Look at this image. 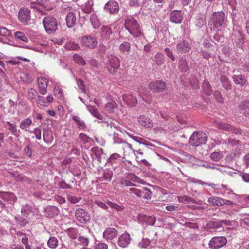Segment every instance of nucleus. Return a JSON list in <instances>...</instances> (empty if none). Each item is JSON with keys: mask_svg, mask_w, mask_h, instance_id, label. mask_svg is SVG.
Masks as SVG:
<instances>
[{"mask_svg": "<svg viewBox=\"0 0 249 249\" xmlns=\"http://www.w3.org/2000/svg\"><path fill=\"white\" fill-rule=\"evenodd\" d=\"M227 18L223 11L213 13L209 22L212 31L218 32L227 26Z\"/></svg>", "mask_w": 249, "mask_h": 249, "instance_id": "f257e3e1", "label": "nucleus"}, {"mask_svg": "<svg viewBox=\"0 0 249 249\" xmlns=\"http://www.w3.org/2000/svg\"><path fill=\"white\" fill-rule=\"evenodd\" d=\"M124 26L134 37H136L142 35L141 27L133 17L131 16L127 17Z\"/></svg>", "mask_w": 249, "mask_h": 249, "instance_id": "f03ea898", "label": "nucleus"}, {"mask_svg": "<svg viewBox=\"0 0 249 249\" xmlns=\"http://www.w3.org/2000/svg\"><path fill=\"white\" fill-rule=\"evenodd\" d=\"M43 24L45 31L49 34L54 33L58 29L57 20L52 16L45 17Z\"/></svg>", "mask_w": 249, "mask_h": 249, "instance_id": "7ed1b4c3", "label": "nucleus"}, {"mask_svg": "<svg viewBox=\"0 0 249 249\" xmlns=\"http://www.w3.org/2000/svg\"><path fill=\"white\" fill-rule=\"evenodd\" d=\"M207 137L203 132H195L189 139V143L193 146H198L206 143Z\"/></svg>", "mask_w": 249, "mask_h": 249, "instance_id": "20e7f679", "label": "nucleus"}, {"mask_svg": "<svg viewBox=\"0 0 249 249\" xmlns=\"http://www.w3.org/2000/svg\"><path fill=\"white\" fill-rule=\"evenodd\" d=\"M80 42L82 46L90 49L95 48L98 44L97 38L91 35L82 37L80 38Z\"/></svg>", "mask_w": 249, "mask_h": 249, "instance_id": "39448f33", "label": "nucleus"}, {"mask_svg": "<svg viewBox=\"0 0 249 249\" xmlns=\"http://www.w3.org/2000/svg\"><path fill=\"white\" fill-rule=\"evenodd\" d=\"M227 242V239L224 236L213 237L210 241L209 246L211 249H218L225 246Z\"/></svg>", "mask_w": 249, "mask_h": 249, "instance_id": "423d86ee", "label": "nucleus"}, {"mask_svg": "<svg viewBox=\"0 0 249 249\" xmlns=\"http://www.w3.org/2000/svg\"><path fill=\"white\" fill-rule=\"evenodd\" d=\"M18 18L20 22L27 25L31 21V12L27 8H21L18 13Z\"/></svg>", "mask_w": 249, "mask_h": 249, "instance_id": "0eeeda50", "label": "nucleus"}, {"mask_svg": "<svg viewBox=\"0 0 249 249\" xmlns=\"http://www.w3.org/2000/svg\"><path fill=\"white\" fill-rule=\"evenodd\" d=\"M75 216L76 220L83 224L89 222L90 219V217L88 212L82 208H78L75 210Z\"/></svg>", "mask_w": 249, "mask_h": 249, "instance_id": "6e6552de", "label": "nucleus"}, {"mask_svg": "<svg viewBox=\"0 0 249 249\" xmlns=\"http://www.w3.org/2000/svg\"><path fill=\"white\" fill-rule=\"evenodd\" d=\"M119 7L118 3L114 0H110L107 2L104 7L106 13L109 14H117L119 12Z\"/></svg>", "mask_w": 249, "mask_h": 249, "instance_id": "1a4fd4ad", "label": "nucleus"}, {"mask_svg": "<svg viewBox=\"0 0 249 249\" xmlns=\"http://www.w3.org/2000/svg\"><path fill=\"white\" fill-rule=\"evenodd\" d=\"M108 59L107 69L110 73H114L120 67L119 59L112 55L109 56Z\"/></svg>", "mask_w": 249, "mask_h": 249, "instance_id": "9d476101", "label": "nucleus"}, {"mask_svg": "<svg viewBox=\"0 0 249 249\" xmlns=\"http://www.w3.org/2000/svg\"><path fill=\"white\" fill-rule=\"evenodd\" d=\"M149 87L150 89L154 92H163L166 87L165 83L160 80L150 82Z\"/></svg>", "mask_w": 249, "mask_h": 249, "instance_id": "9b49d317", "label": "nucleus"}, {"mask_svg": "<svg viewBox=\"0 0 249 249\" xmlns=\"http://www.w3.org/2000/svg\"><path fill=\"white\" fill-rule=\"evenodd\" d=\"M216 126L218 128L224 131H229L235 134L241 133V130L238 128H235L232 125L222 122H216Z\"/></svg>", "mask_w": 249, "mask_h": 249, "instance_id": "f8f14e48", "label": "nucleus"}, {"mask_svg": "<svg viewBox=\"0 0 249 249\" xmlns=\"http://www.w3.org/2000/svg\"><path fill=\"white\" fill-rule=\"evenodd\" d=\"M131 237L130 234L127 232H124L119 236L117 243L120 247L124 248L127 247L130 243Z\"/></svg>", "mask_w": 249, "mask_h": 249, "instance_id": "ddd939ff", "label": "nucleus"}, {"mask_svg": "<svg viewBox=\"0 0 249 249\" xmlns=\"http://www.w3.org/2000/svg\"><path fill=\"white\" fill-rule=\"evenodd\" d=\"M60 210L58 208L54 206H48L44 211V214L46 217H54L58 215Z\"/></svg>", "mask_w": 249, "mask_h": 249, "instance_id": "4468645a", "label": "nucleus"}, {"mask_svg": "<svg viewBox=\"0 0 249 249\" xmlns=\"http://www.w3.org/2000/svg\"><path fill=\"white\" fill-rule=\"evenodd\" d=\"M177 50L181 53H186L189 52L191 49V45L188 40H180L177 44Z\"/></svg>", "mask_w": 249, "mask_h": 249, "instance_id": "2eb2a0df", "label": "nucleus"}, {"mask_svg": "<svg viewBox=\"0 0 249 249\" xmlns=\"http://www.w3.org/2000/svg\"><path fill=\"white\" fill-rule=\"evenodd\" d=\"M38 91L40 94L44 95L47 93L48 80L45 77H39L37 79Z\"/></svg>", "mask_w": 249, "mask_h": 249, "instance_id": "dca6fc26", "label": "nucleus"}, {"mask_svg": "<svg viewBox=\"0 0 249 249\" xmlns=\"http://www.w3.org/2000/svg\"><path fill=\"white\" fill-rule=\"evenodd\" d=\"M183 19V16L181 11L174 10L171 12L170 16V21L176 24H178L181 22Z\"/></svg>", "mask_w": 249, "mask_h": 249, "instance_id": "f3484780", "label": "nucleus"}, {"mask_svg": "<svg viewBox=\"0 0 249 249\" xmlns=\"http://www.w3.org/2000/svg\"><path fill=\"white\" fill-rule=\"evenodd\" d=\"M117 231L114 228H108L103 232L104 239L107 240H112L117 236Z\"/></svg>", "mask_w": 249, "mask_h": 249, "instance_id": "a211bd4d", "label": "nucleus"}, {"mask_svg": "<svg viewBox=\"0 0 249 249\" xmlns=\"http://www.w3.org/2000/svg\"><path fill=\"white\" fill-rule=\"evenodd\" d=\"M21 212L23 216L28 217L31 213H33L34 215L37 214V209L34 207H32L30 205H25L22 207Z\"/></svg>", "mask_w": 249, "mask_h": 249, "instance_id": "6ab92c4d", "label": "nucleus"}, {"mask_svg": "<svg viewBox=\"0 0 249 249\" xmlns=\"http://www.w3.org/2000/svg\"><path fill=\"white\" fill-rule=\"evenodd\" d=\"M66 21L68 27L71 28L74 27L76 21L75 14L73 12L68 13L66 17Z\"/></svg>", "mask_w": 249, "mask_h": 249, "instance_id": "aec40b11", "label": "nucleus"}, {"mask_svg": "<svg viewBox=\"0 0 249 249\" xmlns=\"http://www.w3.org/2000/svg\"><path fill=\"white\" fill-rule=\"evenodd\" d=\"M112 32L110 27L103 26L100 29V35L103 39L107 40L109 38Z\"/></svg>", "mask_w": 249, "mask_h": 249, "instance_id": "412c9836", "label": "nucleus"}, {"mask_svg": "<svg viewBox=\"0 0 249 249\" xmlns=\"http://www.w3.org/2000/svg\"><path fill=\"white\" fill-rule=\"evenodd\" d=\"M232 79L236 84L239 85L241 87L247 85V81L243 75H234Z\"/></svg>", "mask_w": 249, "mask_h": 249, "instance_id": "4be33fe9", "label": "nucleus"}, {"mask_svg": "<svg viewBox=\"0 0 249 249\" xmlns=\"http://www.w3.org/2000/svg\"><path fill=\"white\" fill-rule=\"evenodd\" d=\"M138 122L142 125L145 127L150 128L153 126V123L150 119L145 116H140Z\"/></svg>", "mask_w": 249, "mask_h": 249, "instance_id": "5701e85b", "label": "nucleus"}, {"mask_svg": "<svg viewBox=\"0 0 249 249\" xmlns=\"http://www.w3.org/2000/svg\"><path fill=\"white\" fill-rule=\"evenodd\" d=\"M123 99L128 105L131 107L135 106L137 103V99L131 94L123 95Z\"/></svg>", "mask_w": 249, "mask_h": 249, "instance_id": "b1692460", "label": "nucleus"}, {"mask_svg": "<svg viewBox=\"0 0 249 249\" xmlns=\"http://www.w3.org/2000/svg\"><path fill=\"white\" fill-rule=\"evenodd\" d=\"M234 37H235L234 41L237 46L239 47H242L245 42V38L244 35L241 32L238 31L234 33Z\"/></svg>", "mask_w": 249, "mask_h": 249, "instance_id": "393cba45", "label": "nucleus"}, {"mask_svg": "<svg viewBox=\"0 0 249 249\" xmlns=\"http://www.w3.org/2000/svg\"><path fill=\"white\" fill-rule=\"evenodd\" d=\"M222 198L218 196H212L208 199V203L213 206H221Z\"/></svg>", "mask_w": 249, "mask_h": 249, "instance_id": "a878e982", "label": "nucleus"}, {"mask_svg": "<svg viewBox=\"0 0 249 249\" xmlns=\"http://www.w3.org/2000/svg\"><path fill=\"white\" fill-rule=\"evenodd\" d=\"M6 123L9 125L8 129L11 133L17 137H19L20 131L18 130L17 125L15 124L11 123L9 121H7Z\"/></svg>", "mask_w": 249, "mask_h": 249, "instance_id": "bb28decb", "label": "nucleus"}, {"mask_svg": "<svg viewBox=\"0 0 249 249\" xmlns=\"http://www.w3.org/2000/svg\"><path fill=\"white\" fill-rule=\"evenodd\" d=\"M32 121L31 119L27 118L21 121L19 127L22 130H24L26 131H28L29 126L32 124Z\"/></svg>", "mask_w": 249, "mask_h": 249, "instance_id": "cd10ccee", "label": "nucleus"}, {"mask_svg": "<svg viewBox=\"0 0 249 249\" xmlns=\"http://www.w3.org/2000/svg\"><path fill=\"white\" fill-rule=\"evenodd\" d=\"M65 48L69 50H78L80 49L79 45L75 42L70 40L66 42L64 46Z\"/></svg>", "mask_w": 249, "mask_h": 249, "instance_id": "c85d7f7f", "label": "nucleus"}, {"mask_svg": "<svg viewBox=\"0 0 249 249\" xmlns=\"http://www.w3.org/2000/svg\"><path fill=\"white\" fill-rule=\"evenodd\" d=\"M72 119L77 123V126L80 129L84 130L86 128L85 122L81 119L79 116L73 115Z\"/></svg>", "mask_w": 249, "mask_h": 249, "instance_id": "c756f323", "label": "nucleus"}, {"mask_svg": "<svg viewBox=\"0 0 249 249\" xmlns=\"http://www.w3.org/2000/svg\"><path fill=\"white\" fill-rule=\"evenodd\" d=\"M90 21L94 29L98 28L101 25V23L97 15L95 14H92L90 15Z\"/></svg>", "mask_w": 249, "mask_h": 249, "instance_id": "7c9ffc66", "label": "nucleus"}, {"mask_svg": "<svg viewBox=\"0 0 249 249\" xmlns=\"http://www.w3.org/2000/svg\"><path fill=\"white\" fill-rule=\"evenodd\" d=\"M54 95L58 99H62L63 97V90L60 85L56 84L54 86Z\"/></svg>", "mask_w": 249, "mask_h": 249, "instance_id": "2f4dec72", "label": "nucleus"}, {"mask_svg": "<svg viewBox=\"0 0 249 249\" xmlns=\"http://www.w3.org/2000/svg\"><path fill=\"white\" fill-rule=\"evenodd\" d=\"M43 138L46 142H51L53 139L51 131L48 129H44L43 133Z\"/></svg>", "mask_w": 249, "mask_h": 249, "instance_id": "473e14b6", "label": "nucleus"}, {"mask_svg": "<svg viewBox=\"0 0 249 249\" xmlns=\"http://www.w3.org/2000/svg\"><path fill=\"white\" fill-rule=\"evenodd\" d=\"M221 206H223V205H226V206H232V210L234 211V212H238L239 211V208H233V207L234 206L236 205L235 203H234L233 202L231 201V200H227V199H225L223 198H222V202H221Z\"/></svg>", "mask_w": 249, "mask_h": 249, "instance_id": "72a5a7b5", "label": "nucleus"}, {"mask_svg": "<svg viewBox=\"0 0 249 249\" xmlns=\"http://www.w3.org/2000/svg\"><path fill=\"white\" fill-rule=\"evenodd\" d=\"M67 198L68 200L72 204L77 203L81 200V197L76 196L71 194H67Z\"/></svg>", "mask_w": 249, "mask_h": 249, "instance_id": "f704fd0d", "label": "nucleus"}, {"mask_svg": "<svg viewBox=\"0 0 249 249\" xmlns=\"http://www.w3.org/2000/svg\"><path fill=\"white\" fill-rule=\"evenodd\" d=\"M155 61L158 65H161L164 62V56L163 54L158 53L155 56Z\"/></svg>", "mask_w": 249, "mask_h": 249, "instance_id": "c9c22d12", "label": "nucleus"}, {"mask_svg": "<svg viewBox=\"0 0 249 249\" xmlns=\"http://www.w3.org/2000/svg\"><path fill=\"white\" fill-rule=\"evenodd\" d=\"M130 136L133 140L140 144L145 145H151V144H149L147 141L141 137L133 135H130Z\"/></svg>", "mask_w": 249, "mask_h": 249, "instance_id": "e433bc0d", "label": "nucleus"}, {"mask_svg": "<svg viewBox=\"0 0 249 249\" xmlns=\"http://www.w3.org/2000/svg\"><path fill=\"white\" fill-rule=\"evenodd\" d=\"M223 157V154L220 152H214L211 153L210 155L211 159L215 161H218L222 159Z\"/></svg>", "mask_w": 249, "mask_h": 249, "instance_id": "4c0bfd02", "label": "nucleus"}, {"mask_svg": "<svg viewBox=\"0 0 249 249\" xmlns=\"http://www.w3.org/2000/svg\"><path fill=\"white\" fill-rule=\"evenodd\" d=\"M48 246L51 249H55L58 245V240L54 237H51L47 242Z\"/></svg>", "mask_w": 249, "mask_h": 249, "instance_id": "58836bf2", "label": "nucleus"}, {"mask_svg": "<svg viewBox=\"0 0 249 249\" xmlns=\"http://www.w3.org/2000/svg\"><path fill=\"white\" fill-rule=\"evenodd\" d=\"M141 198L145 199H150L152 195V192L150 189L147 188H143L142 189V194Z\"/></svg>", "mask_w": 249, "mask_h": 249, "instance_id": "ea45409f", "label": "nucleus"}, {"mask_svg": "<svg viewBox=\"0 0 249 249\" xmlns=\"http://www.w3.org/2000/svg\"><path fill=\"white\" fill-rule=\"evenodd\" d=\"M200 166L208 169L220 170V168L218 165H215L214 163L211 162H204L202 163Z\"/></svg>", "mask_w": 249, "mask_h": 249, "instance_id": "a19ab883", "label": "nucleus"}, {"mask_svg": "<svg viewBox=\"0 0 249 249\" xmlns=\"http://www.w3.org/2000/svg\"><path fill=\"white\" fill-rule=\"evenodd\" d=\"M178 67L182 71H186L188 69V66L186 59H180L178 63Z\"/></svg>", "mask_w": 249, "mask_h": 249, "instance_id": "79ce46f5", "label": "nucleus"}, {"mask_svg": "<svg viewBox=\"0 0 249 249\" xmlns=\"http://www.w3.org/2000/svg\"><path fill=\"white\" fill-rule=\"evenodd\" d=\"M221 82L223 88L226 89H231V84H230L229 79L225 76H221Z\"/></svg>", "mask_w": 249, "mask_h": 249, "instance_id": "37998d69", "label": "nucleus"}, {"mask_svg": "<svg viewBox=\"0 0 249 249\" xmlns=\"http://www.w3.org/2000/svg\"><path fill=\"white\" fill-rule=\"evenodd\" d=\"M122 133L121 131L116 132L114 133L113 136V143L120 144L123 143L124 141L121 138L120 134Z\"/></svg>", "mask_w": 249, "mask_h": 249, "instance_id": "c03bdc74", "label": "nucleus"}, {"mask_svg": "<svg viewBox=\"0 0 249 249\" xmlns=\"http://www.w3.org/2000/svg\"><path fill=\"white\" fill-rule=\"evenodd\" d=\"M107 203L112 208L117 210V211H123L124 208L122 205H119L115 203H113L110 201H107Z\"/></svg>", "mask_w": 249, "mask_h": 249, "instance_id": "a18cd8bd", "label": "nucleus"}, {"mask_svg": "<svg viewBox=\"0 0 249 249\" xmlns=\"http://www.w3.org/2000/svg\"><path fill=\"white\" fill-rule=\"evenodd\" d=\"M120 50L123 52H128L130 49V44L128 42H124L120 45Z\"/></svg>", "mask_w": 249, "mask_h": 249, "instance_id": "49530a36", "label": "nucleus"}, {"mask_svg": "<svg viewBox=\"0 0 249 249\" xmlns=\"http://www.w3.org/2000/svg\"><path fill=\"white\" fill-rule=\"evenodd\" d=\"M128 179H130L132 182H136L142 184H144L145 183L144 180L134 174L129 175L128 177Z\"/></svg>", "mask_w": 249, "mask_h": 249, "instance_id": "de8ad7c7", "label": "nucleus"}, {"mask_svg": "<svg viewBox=\"0 0 249 249\" xmlns=\"http://www.w3.org/2000/svg\"><path fill=\"white\" fill-rule=\"evenodd\" d=\"M14 35L15 37L18 39L24 42H27L28 41V38L26 36L24 33L23 32L17 31L15 33Z\"/></svg>", "mask_w": 249, "mask_h": 249, "instance_id": "09e8293b", "label": "nucleus"}, {"mask_svg": "<svg viewBox=\"0 0 249 249\" xmlns=\"http://www.w3.org/2000/svg\"><path fill=\"white\" fill-rule=\"evenodd\" d=\"M121 157L118 153H113L109 157V161L111 163H115L121 161Z\"/></svg>", "mask_w": 249, "mask_h": 249, "instance_id": "8fccbe9b", "label": "nucleus"}, {"mask_svg": "<svg viewBox=\"0 0 249 249\" xmlns=\"http://www.w3.org/2000/svg\"><path fill=\"white\" fill-rule=\"evenodd\" d=\"M73 60L76 63L81 65H84L86 64L85 59L82 56L77 54L74 55Z\"/></svg>", "mask_w": 249, "mask_h": 249, "instance_id": "3c124183", "label": "nucleus"}, {"mask_svg": "<svg viewBox=\"0 0 249 249\" xmlns=\"http://www.w3.org/2000/svg\"><path fill=\"white\" fill-rule=\"evenodd\" d=\"M37 94V92L36 90L33 88L30 89L28 91V97L30 100L35 99Z\"/></svg>", "mask_w": 249, "mask_h": 249, "instance_id": "603ef678", "label": "nucleus"}, {"mask_svg": "<svg viewBox=\"0 0 249 249\" xmlns=\"http://www.w3.org/2000/svg\"><path fill=\"white\" fill-rule=\"evenodd\" d=\"M150 240L148 238H143L139 243V246L143 249H146L150 245Z\"/></svg>", "mask_w": 249, "mask_h": 249, "instance_id": "864d4df0", "label": "nucleus"}, {"mask_svg": "<svg viewBox=\"0 0 249 249\" xmlns=\"http://www.w3.org/2000/svg\"><path fill=\"white\" fill-rule=\"evenodd\" d=\"M79 138L85 143L92 141V138L89 137L83 133H81L79 134Z\"/></svg>", "mask_w": 249, "mask_h": 249, "instance_id": "5fc2aeb1", "label": "nucleus"}, {"mask_svg": "<svg viewBox=\"0 0 249 249\" xmlns=\"http://www.w3.org/2000/svg\"><path fill=\"white\" fill-rule=\"evenodd\" d=\"M190 84L194 89H197L199 87V82L197 78L194 76H192L191 78Z\"/></svg>", "mask_w": 249, "mask_h": 249, "instance_id": "6e6d98bb", "label": "nucleus"}, {"mask_svg": "<svg viewBox=\"0 0 249 249\" xmlns=\"http://www.w3.org/2000/svg\"><path fill=\"white\" fill-rule=\"evenodd\" d=\"M15 219L17 222V223L19 224L21 226H24L28 223V220L23 217L20 216L19 217H15Z\"/></svg>", "mask_w": 249, "mask_h": 249, "instance_id": "4d7b16f0", "label": "nucleus"}, {"mask_svg": "<svg viewBox=\"0 0 249 249\" xmlns=\"http://www.w3.org/2000/svg\"><path fill=\"white\" fill-rule=\"evenodd\" d=\"M121 184L125 187L135 186L136 185L131 182L130 179H122L121 181Z\"/></svg>", "mask_w": 249, "mask_h": 249, "instance_id": "13d9d810", "label": "nucleus"}, {"mask_svg": "<svg viewBox=\"0 0 249 249\" xmlns=\"http://www.w3.org/2000/svg\"><path fill=\"white\" fill-rule=\"evenodd\" d=\"M144 220L147 224L150 225H153L156 222L155 217L152 216H144Z\"/></svg>", "mask_w": 249, "mask_h": 249, "instance_id": "bf43d9fd", "label": "nucleus"}, {"mask_svg": "<svg viewBox=\"0 0 249 249\" xmlns=\"http://www.w3.org/2000/svg\"><path fill=\"white\" fill-rule=\"evenodd\" d=\"M78 241L84 246H87L89 245V240L88 238L84 236H80L78 239Z\"/></svg>", "mask_w": 249, "mask_h": 249, "instance_id": "052dcab7", "label": "nucleus"}, {"mask_svg": "<svg viewBox=\"0 0 249 249\" xmlns=\"http://www.w3.org/2000/svg\"><path fill=\"white\" fill-rule=\"evenodd\" d=\"M38 103L41 106L46 107L48 103L46 101V98L42 96H38Z\"/></svg>", "mask_w": 249, "mask_h": 249, "instance_id": "680f3d73", "label": "nucleus"}, {"mask_svg": "<svg viewBox=\"0 0 249 249\" xmlns=\"http://www.w3.org/2000/svg\"><path fill=\"white\" fill-rule=\"evenodd\" d=\"M249 107V102L244 101L241 102L239 105V108L241 110H244Z\"/></svg>", "mask_w": 249, "mask_h": 249, "instance_id": "e2e57ef3", "label": "nucleus"}, {"mask_svg": "<svg viewBox=\"0 0 249 249\" xmlns=\"http://www.w3.org/2000/svg\"><path fill=\"white\" fill-rule=\"evenodd\" d=\"M203 88L205 89V92L208 95H211L212 91L210 88V84L208 82H205L203 84Z\"/></svg>", "mask_w": 249, "mask_h": 249, "instance_id": "0e129e2a", "label": "nucleus"}, {"mask_svg": "<svg viewBox=\"0 0 249 249\" xmlns=\"http://www.w3.org/2000/svg\"><path fill=\"white\" fill-rule=\"evenodd\" d=\"M213 95L215 97L218 102L221 103L223 102V100L220 92L219 91H214Z\"/></svg>", "mask_w": 249, "mask_h": 249, "instance_id": "69168bd1", "label": "nucleus"}, {"mask_svg": "<svg viewBox=\"0 0 249 249\" xmlns=\"http://www.w3.org/2000/svg\"><path fill=\"white\" fill-rule=\"evenodd\" d=\"M167 56L169 57L172 61H174L175 58L172 52L170 50L169 48H166L164 50Z\"/></svg>", "mask_w": 249, "mask_h": 249, "instance_id": "338daca9", "label": "nucleus"}, {"mask_svg": "<svg viewBox=\"0 0 249 249\" xmlns=\"http://www.w3.org/2000/svg\"><path fill=\"white\" fill-rule=\"evenodd\" d=\"M108 246L105 243H100L95 245L94 249H107Z\"/></svg>", "mask_w": 249, "mask_h": 249, "instance_id": "774afa93", "label": "nucleus"}]
</instances>
